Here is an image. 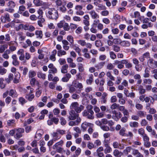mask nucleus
<instances>
[{
	"instance_id": "412c9836",
	"label": "nucleus",
	"mask_w": 157,
	"mask_h": 157,
	"mask_svg": "<svg viewBox=\"0 0 157 157\" xmlns=\"http://www.w3.org/2000/svg\"><path fill=\"white\" fill-rule=\"evenodd\" d=\"M26 9V8L25 6L23 5L21 6H19V10L18 13L20 14H22V12L24 11Z\"/></svg>"
},
{
	"instance_id": "5fc2aeb1",
	"label": "nucleus",
	"mask_w": 157,
	"mask_h": 157,
	"mask_svg": "<svg viewBox=\"0 0 157 157\" xmlns=\"http://www.w3.org/2000/svg\"><path fill=\"white\" fill-rule=\"evenodd\" d=\"M119 106V105L116 103L113 104L111 106V109H116Z\"/></svg>"
},
{
	"instance_id": "2f4dec72",
	"label": "nucleus",
	"mask_w": 157,
	"mask_h": 157,
	"mask_svg": "<svg viewBox=\"0 0 157 157\" xmlns=\"http://www.w3.org/2000/svg\"><path fill=\"white\" fill-rule=\"evenodd\" d=\"M137 114L141 117H145L146 115V112L142 111H138L137 112Z\"/></svg>"
},
{
	"instance_id": "58836bf2",
	"label": "nucleus",
	"mask_w": 157,
	"mask_h": 157,
	"mask_svg": "<svg viewBox=\"0 0 157 157\" xmlns=\"http://www.w3.org/2000/svg\"><path fill=\"white\" fill-rule=\"evenodd\" d=\"M122 116V114L120 112H117L116 114V116H113V118L114 119L113 117H116L117 119L118 120Z\"/></svg>"
},
{
	"instance_id": "39448f33",
	"label": "nucleus",
	"mask_w": 157,
	"mask_h": 157,
	"mask_svg": "<svg viewBox=\"0 0 157 157\" xmlns=\"http://www.w3.org/2000/svg\"><path fill=\"white\" fill-rule=\"evenodd\" d=\"M81 119L80 118H78L75 121H71L69 123V125L70 126H73L78 125L81 121Z\"/></svg>"
},
{
	"instance_id": "a878e982",
	"label": "nucleus",
	"mask_w": 157,
	"mask_h": 157,
	"mask_svg": "<svg viewBox=\"0 0 157 157\" xmlns=\"http://www.w3.org/2000/svg\"><path fill=\"white\" fill-rule=\"evenodd\" d=\"M7 72V70L3 68L2 66H0V74L3 75L6 74Z\"/></svg>"
},
{
	"instance_id": "1a4fd4ad",
	"label": "nucleus",
	"mask_w": 157,
	"mask_h": 157,
	"mask_svg": "<svg viewBox=\"0 0 157 157\" xmlns=\"http://www.w3.org/2000/svg\"><path fill=\"white\" fill-rule=\"evenodd\" d=\"M68 67V65L66 64L62 66L61 72L62 73H66L67 72V69Z\"/></svg>"
},
{
	"instance_id": "ddd939ff",
	"label": "nucleus",
	"mask_w": 157,
	"mask_h": 157,
	"mask_svg": "<svg viewBox=\"0 0 157 157\" xmlns=\"http://www.w3.org/2000/svg\"><path fill=\"white\" fill-rule=\"evenodd\" d=\"M105 147L106 148L104 149V152L105 154L107 153H110L112 151V148L109 146V144H105Z\"/></svg>"
},
{
	"instance_id": "473e14b6",
	"label": "nucleus",
	"mask_w": 157,
	"mask_h": 157,
	"mask_svg": "<svg viewBox=\"0 0 157 157\" xmlns=\"http://www.w3.org/2000/svg\"><path fill=\"white\" fill-rule=\"evenodd\" d=\"M66 54V52L64 51H62V50H59L58 51L57 55L59 56H61L62 55H65Z\"/></svg>"
},
{
	"instance_id": "cd10ccee",
	"label": "nucleus",
	"mask_w": 157,
	"mask_h": 157,
	"mask_svg": "<svg viewBox=\"0 0 157 157\" xmlns=\"http://www.w3.org/2000/svg\"><path fill=\"white\" fill-rule=\"evenodd\" d=\"M42 16H41L40 17H39V19H40V20L38 21V24L40 27H42L43 25L42 23H43L45 21V19L43 18H41L42 17Z\"/></svg>"
},
{
	"instance_id": "72a5a7b5",
	"label": "nucleus",
	"mask_w": 157,
	"mask_h": 157,
	"mask_svg": "<svg viewBox=\"0 0 157 157\" xmlns=\"http://www.w3.org/2000/svg\"><path fill=\"white\" fill-rule=\"evenodd\" d=\"M93 76L92 75H91L89 77V79H87L86 80V83L87 84H91L93 81Z\"/></svg>"
},
{
	"instance_id": "0e129e2a",
	"label": "nucleus",
	"mask_w": 157,
	"mask_h": 157,
	"mask_svg": "<svg viewBox=\"0 0 157 157\" xmlns=\"http://www.w3.org/2000/svg\"><path fill=\"white\" fill-rule=\"evenodd\" d=\"M64 22V21H61L58 24V27L59 28H62L63 26Z\"/></svg>"
},
{
	"instance_id": "603ef678",
	"label": "nucleus",
	"mask_w": 157,
	"mask_h": 157,
	"mask_svg": "<svg viewBox=\"0 0 157 157\" xmlns=\"http://www.w3.org/2000/svg\"><path fill=\"white\" fill-rule=\"evenodd\" d=\"M22 135L21 133H19L18 132H17L15 134V135L14 136V137L17 139H19L20 138L22 137Z\"/></svg>"
},
{
	"instance_id": "c03bdc74",
	"label": "nucleus",
	"mask_w": 157,
	"mask_h": 157,
	"mask_svg": "<svg viewBox=\"0 0 157 157\" xmlns=\"http://www.w3.org/2000/svg\"><path fill=\"white\" fill-rule=\"evenodd\" d=\"M37 76L39 78H41L43 79L45 78V74L41 73L39 72L37 74Z\"/></svg>"
},
{
	"instance_id": "5701e85b",
	"label": "nucleus",
	"mask_w": 157,
	"mask_h": 157,
	"mask_svg": "<svg viewBox=\"0 0 157 157\" xmlns=\"http://www.w3.org/2000/svg\"><path fill=\"white\" fill-rule=\"evenodd\" d=\"M7 5L10 8H13L15 6V4L13 1H10L8 3Z\"/></svg>"
},
{
	"instance_id": "393cba45",
	"label": "nucleus",
	"mask_w": 157,
	"mask_h": 157,
	"mask_svg": "<svg viewBox=\"0 0 157 157\" xmlns=\"http://www.w3.org/2000/svg\"><path fill=\"white\" fill-rule=\"evenodd\" d=\"M129 125L131 127L136 128L138 126V123L137 122H130Z\"/></svg>"
},
{
	"instance_id": "052dcab7",
	"label": "nucleus",
	"mask_w": 157,
	"mask_h": 157,
	"mask_svg": "<svg viewBox=\"0 0 157 157\" xmlns=\"http://www.w3.org/2000/svg\"><path fill=\"white\" fill-rule=\"evenodd\" d=\"M147 124V122L145 119H143L141 122V124L142 126H146Z\"/></svg>"
},
{
	"instance_id": "09e8293b",
	"label": "nucleus",
	"mask_w": 157,
	"mask_h": 157,
	"mask_svg": "<svg viewBox=\"0 0 157 157\" xmlns=\"http://www.w3.org/2000/svg\"><path fill=\"white\" fill-rule=\"evenodd\" d=\"M78 43L82 46H84L85 45V44H86V42L83 40H79L78 41Z\"/></svg>"
},
{
	"instance_id": "7c9ffc66",
	"label": "nucleus",
	"mask_w": 157,
	"mask_h": 157,
	"mask_svg": "<svg viewBox=\"0 0 157 157\" xmlns=\"http://www.w3.org/2000/svg\"><path fill=\"white\" fill-rule=\"evenodd\" d=\"M35 72L33 71H30L29 72V77L30 78H32L36 75Z\"/></svg>"
},
{
	"instance_id": "864d4df0",
	"label": "nucleus",
	"mask_w": 157,
	"mask_h": 157,
	"mask_svg": "<svg viewBox=\"0 0 157 157\" xmlns=\"http://www.w3.org/2000/svg\"><path fill=\"white\" fill-rule=\"evenodd\" d=\"M0 141L2 143L6 142V139L4 135L2 134H0Z\"/></svg>"
},
{
	"instance_id": "f03ea898",
	"label": "nucleus",
	"mask_w": 157,
	"mask_h": 157,
	"mask_svg": "<svg viewBox=\"0 0 157 157\" xmlns=\"http://www.w3.org/2000/svg\"><path fill=\"white\" fill-rule=\"evenodd\" d=\"M69 116L68 117L69 120H75L78 118H79V114L75 113V111L73 110H71L69 112Z\"/></svg>"
},
{
	"instance_id": "aec40b11",
	"label": "nucleus",
	"mask_w": 157,
	"mask_h": 157,
	"mask_svg": "<svg viewBox=\"0 0 157 157\" xmlns=\"http://www.w3.org/2000/svg\"><path fill=\"white\" fill-rule=\"evenodd\" d=\"M63 143V141L61 140L60 141L56 143L53 146V148L54 149H55V148L57 147L58 146H62Z\"/></svg>"
},
{
	"instance_id": "f704fd0d",
	"label": "nucleus",
	"mask_w": 157,
	"mask_h": 157,
	"mask_svg": "<svg viewBox=\"0 0 157 157\" xmlns=\"http://www.w3.org/2000/svg\"><path fill=\"white\" fill-rule=\"evenodd\" d=\"M19 101L21 103L22 105H23L26 102L25 99L22 97L19 98Z\"/></svg>"
},
{
	"instance_id": "a18cd8bd",
	"label": "nucleus",
	"mask_w": 157,
	"mask_h": 157,
	"mask_svg": "<svg viewBox=\"0 0 157 157\" xmlns=\"http://www.w3.org/2000/svg\"><path fill=\"white\" fill-rule=\"evenodd\" d=\"M67 39L68 41H69V42L71 43L72 44H73V37L71 36H68L67 37Z\"/></svg>"
},
{
	"instance_id": "4c0bfd02",
	"label": "nucleus",
	"mask_w": 157,
	"mask_h": 157,
	"mask_svg": "<svg viewBox=\"0 0 157 157\" xmlns=\"http://www.w3.org/2000/svg\"><path fill=\"white\" fill-rule=\"evenodd\" d=\"M88 50H82V52L83 53H85L84 56L86 58H89L90 56L89 54L87 53Z\"/></svg>"
},
{
	"instance_id": "79ce46f5",
	"label": "nucleus",
	"mask_w": 157,
	"mask_h": 157,
	"mask_svg": "<svg viewBox=\"0 0 157 157\" xmlns=\"http://www.w3.org/2000/svg\"><path fill=\"white\" fill-rule=\"evenodd\" d=\"M63 27L65 31H68L70 29V27L69 26L68 24L67 23H64Z\"/></svg>"
},
{
	"instance_id": "b1692460",
	"label": "nucleus",
	"mask_w": 157,
	"mask_h": 157,
	"mask_svg": "<svg viewBox=\"0 0 157 157\" xmlns=\"http://www.w3.org/2000/svg\"><path fill=\"white\" fill-rule=\"evenodd\" d=\"M121 40L120 38H115L113 40V42L115 44H121Z\"/></svg>"
},
{
	"instance_id": "37998d69",
	"label": "nucleus",
	"mask_w": 157,
	"mask_h": 157,
	"mask_svg": "<svg viewBox=\"0 0 157 157\" xmlns=\"http://www.w3.org/2000/svg\"><path fill=\"white\" fill-rule=\"evenodd\" d=\"M101 128L103 131H107L109 130V127L107 125H102L101 126Z\"/></svg>"
},
{
	"instance_id": "338daca9",
	"label": "nucleus",
	"mask_w": 157,
	"mask_h": 157,
	"mask_svg": "<svg viewBox=\"0 0 157 157\" xmlns=\"http://www.w3.org/2000/svg\"><path fill=\"white\" fill-rule=\"evenodd\" d=\"M114 67V66L111 63H109L107 66V68L109 70H112Z\"/></svg>"
},
{
	"instance_id": "f8f14e48",
	"label": "nucleus",
	"mask_w": 157,
	"mask_h": 157,
	"mask_svg": "<svg viewBox=\"0 0 157 157\" xmlns=\"http://www.w3.org/2000/svg\"><path fill=\"white\" fill-rule=\"evenodd\" d=\"M35 34L36 36V38H39L41 39L43 37L42 31L41 30H36L35 31Z\"/></svg>"
},
{
	"instance_id": "8fccbe9b",
	"label": "nucleus",
	"mask_w": 157,
	"mask_h": 157,
	"mask_svg": "<svg viewBox=\"0 0 157 157\" xmlns=\"http://www.w3.org/2000/svg\"><path fill=\"white\" fill-rule=\"evenodd\" d=\"M82 28L80 26L78 27L75 31V32L76 33L79 34L81 33L82 31Z\"/></svg>"
},
{
	"instance_id": "774afa93",
	"label": "nucleus",
	"mask_w": 157,
	"mask_h": 157,
	"mask_svg": "<svg viewBox=\"0 0 157 157\" xmlns=\"http://www.w3.org/2000/svg\"><path fill=\"white\" fill-rule=\"evenodd\" d=\"M144 146L146 147H149L151 146V143L149 141H144Z\"/></svg>"
},
{
	"instance_id": "9d476101",
	"label": "nucleus",
	"mask_w": 157,
	"mask_h": 157,
	"mask_svg": "<svg viewBox=\"0 0 157 157\" xmlns=\"http://www.w3.org/2000/svg\"><path fill=\"white\" fill-rule=\"evenodd\" d=\"M57 53V51L56 50H54L52 52V54L50 56V59L53 61H55L56 60V59L55 57V55Z\"/></svg>"
},
{
	"instance_id": "bf43d9fd",
	"label": "nucleus",
	"mask_w": 157,
	"mask_h": 157,
	"mask_svg": "<svg viewBox=\"0 0 157 157\" xmlns=\"http://www.w3.org/2000/svg\"><path fill=\"white\" fill-rule=\"evenodd\" d=\"M143 86H140V90L139 93L141 94H142L145 92V90L143 88Z\"/></svg>"
},
{
	"instance_id": "7ed1b4c3",
	"label": "nucleus",
	"mask_w": 157,
	"mask_h": 157,
	"mask_svg": "<svg viewBox=\"0 0 157 157\" xmlns=\"http://www.w3.org/2000/svg\"><path fill=\"white\" fill-rule=\"evenodd\" d=\"M1 20V21L4 23H6V21L8 22H10L11 21L9 14L8 13H6L4 16H2Z\"/></svg>"
},
{
	"instance_id": "ea45409f",
	"label": "nucleus",
	"mask_w": 157,
	"mask_h": 157,
	"mask_svg": "<svg viewBox=\"0 0 157 157\" xmlns=\"http://www.w3.org/2000/svg\"><path fill=\"white\" fill-rule=\"evenodd\" d=\"M129 71L127 69H124L123 70V71L122 72L123 74L125 76H127L129 74V75H133V74H132L131 73H129Z\"/></svg>"
},
{
	"instance_id": "c756f323",
	"label": "nucleus",
	"mask_w": 157,
	"mask_h": 157,
	"mask_svg": "<svg viewBox=\"0 0 157 157\" xmlns=\"http://www.w3.org/2000/svg\"><path fill=\"white\" fill-rule=\"evenodd\" d=\"M17 75H18V77L17 78L16 77V75H15V78H14L13 82L15 83H17L19 82V79L20 77V75L19 72H17Z\"/></svg>"
},
{
	"instance_id": "dca6fc26",
	"label": "nucleus",
	"mask_w": 157,
	"mask_h": 157,
	"mask_svg": "<svg viewBox=\"0 0 157 157\" xmlns=\"http://www.w3.org/2000/svg\"><path fill=\"white\" fill-rule=\"evenodd\" d=\"M126 129L125 128H122L119 131V134L120 135L122 136H127V134L125 133Z\"/></svg>"
},
{
	"instance_id": "6e6d98bb",
	"label": "nucleus",
	"mask_w": 157,
	"mask_h": 157,
	"mask_svg": "<svg viewBox=\"0 0 157 157\" xmlns=\"http://www.w3.org/2000/svg\"><path fill=\"white\" fill-rule=\"evenodd\" d=\"M87 147L90 149H91L92 148L94 147V145L92 143L90 142H88V143L87 145Z\"/></svg>"
},
{
	"instance_id": "423d86ee",
	"label": "nucleus",
	"mask_w": 157,
	"mask_h": 157,
	"mask_svg": "<svg viewBox=\"0 0 157 157\" xmlns=\"http://www.w3.org/2000/svg\"><path fill=\"white\" fill-rule=\"evenodd\" d=\"M93 108V107L91 105H88L86 107V109L87 110L84 111L83 112L82 114H84L85 115H87V114H88V113H90L91 111H93L92 110Z\"/></svg>"
},
{
	"instance_id": "4be33fe9",
	"label": "nucleus",
	"mask_w": 157,
	"mask_h": 157,
	"mask_svg": "<svg viewBox=\"0 0 157 157\" xmlns=\"http://www.w3.org/2000/svg\"><path fill=\"white\" fill-rule=\"evenodd\" d=\"M52 136L55 137L54 138V141H56L57 139H59L60 138V136H58V132L56 131V132H53V133L52 134Z\"/></svg>"
},
{
	"instance_id": "a19ab883",
	"label": "nucleus",
	"mask_w": 157,
	"mask_h": 157,
	"mask_svg": "<svg viewBox=\"0 0 157 157\" xmlns=\"http://www.w3.org/2000/svg\"><path fill=\"white\" fill-rule=\"evenodd\" d=\"M57 72V69L55 67L51 69H50L49 71V73H52L53 74H55V73H56Z\"/></svg>"
},
{
	"instance_id": "a211bd4d",
	"label": "nucleus",
	"mask_w": 157,
	"mask_h": 157,
	"mask_svg": "<svg viewBox=\"0 0 157 157\" xmlns=\"http://www.w3.org/2000/svg\"><path fill=\"white\" fill-rule=\"evenodd\" d=\"M83 109L84 106L83 105H81L80 107L77 106L76 108H75L74 109L77 113H79Z\"/></svg>"
},
{
	"instance_id": "f257e3e1",
	"label": "nucleus",
	"mask_w": 157,
	"mask_h": 157,
	"mask_svg": "<svg viewBox=\"0 0 157 157\" xmlns=\"http://www.w3.org/2000/svg\"><path fill=\"white\" fill-rule=\"evenodd\" d=\"M48 13V16L50 19L56 20L58 17V11L55 8L50 9Z\"/></svg>"
},
{
	"instance_id": "4468645a",
	"label": "nucleus",
	"mask_w": 157,
	"mask_h": 157,
	"mask_svg": "<svg viewBox=\"0 0 157 157\" xmlns=\"http://www.w3.org/2000/svg\"><path fill=\"white\" fill-rule=\"evenodd\" d=\"M130 45V43L126 40L121 41V45L122 46L129 47Z\"/></svg>"
},
{
	"instance_id": "3c124183",
	"label": "nucleus",
	"mask_w": 157,
	"mask_h": 157,
	"mask_svg": "<svg viewBox=\"0 0 157 157\" xmlns=\"http://www.w3.org/2000/svg\"><path fill=\"white\" fill-rule=\"evenodd\" d=\"M95 45L97 47H100L102 45V43L100 40H97L95 42Z\"/></svg>"
},
{
	"instance_id": "f3484780",
	"label": "nucleus",
	"mask_w": 157,
	"mask_h": 157,
	"mask_svg": "<svg viewBox=\"0 0 157 157\" xmlns=\"http://www.w3.org/2000/svg\"><path fill=\"white\" fill-rule=\"evenodd\" d=\"M114 155L117 157H120L121 156L122 154L121 152H119L117 149H115L113 152Z\"/></svg>"
},
{
	"instance_id": "bb28decb",
	"label": "nucleus",
	"mask_w": 157,
	"mask_h": 157,
	"mask_svg": "<svg viewBox=\"0 0 157 157\" xmlns=\"http://www.w3.org/2000/svg\"><path fill=\"white\" fill-rule=\"evenodd\" d=\"M131 149V147H126V149L123 151V153L125 155H127L128 152L130 151Z\"/></svg>"
},
{
	"instance_id": "c85d7f7f",
	"label": "nucleus",
	"mask_w": 157,
	"mask_h": 157,
	"mask_svg": "<svg viewBox=\"0 0 157 157\" xmlns=\"http://www.w3.org/2000/svg\"><path fill=\"white\" fill-rule=\"evenodd\" d=\"M105 64V62H102L99 63L95 65V67L98 69L101 68Z\"/></svg>"
},
{
	"instance_id": "680f3d73",
	"label": "nucleus",
	"mask_w": 157,
	"mask_h": 157,
	"mask_svg": "<svg viewBox=\"0 0 157 157\" xmlns=\"http://www.w3.org/2000/svg\"><path fill=\"white\" fill-rule=\"evenodd\" d=\"M142 136L143 137L144 142L146 141H149V138L147 134H144V135H143V136Z\"/></svg>"
},
{
	"instance_id": "9b49d317",
	"label": "nucleus",
	"mask_w": 157,
	"mask_h": 157,
	"mask_svg": "<svg viewBox=\"0 0 157 157\" xmlns=\"http://www.w3.org/2000/svg\"><path fill=\"white\" fill-rule=\"evenodd\" d=\"M33 3L36 6H40L44 4L43 2L40 0H33Z\"/></svg>"
},
{
	"instance_id": "69168bd1",
	"label": "nucleus",
	"mask_w": 157,
	"mask_h": 157,
	"mask_svg": "<svg viewBox=\"0 0 157 157\" xmlns=\"http://www.w3.org/2000/svg\"><path fill=\"white\" fill-rule=\"evenodd\" d=\"M59 10L63 13H65L67 10L66 8L65 7V5H63L62 6L59 7Z\"/></svg>"
},
{
	"instance_id": "20e7f679",
	"label": "nucleus",
	"mask_w": 157,
	"mask_h": 157,
	"mask_svg": "<svg viewBox=\"0 0 157 157\" xmlns=\"http://www.w3.org/2000/svg\"><path fill=\"white\" fill-rule=\"evenodd\" d=\"M8 47H9V49H16V48L15 46L5 44L1 45L0 49H6Z\"/></svg>"
},
{
	"instance_id": "49530a36",
	"label": "nucleus",
	"mask_w": 157,
	"mask_h": 157,
	"mask_svg": "<svg viewBox=\"0 0 157 157\" xmlns=\"http://www.w3.org/2000/svg\"><path fill=\"white\" fill-rule=\"evenodd\" d=\"M128 117L127 116H124L121 118V121L123 123H125L127 122L128 120Z\"/></svg>"
},
{
	"instance_id": "13d9d810",
	"label": "nucleus",
	"mask_w": 157,
	"mask_h": 157,
	"mask_svg": "<svg viewBox=\"0 0 157 157\" xmlns=\"http://www.w3.org/2000/svg\"><path fill=\"white\" fill-rule=\"evenodd\" d=\"M110 55L111 58L113 59L116 58V55L113 52H110Z\"/></svg>"
},
{
	"instance_id": "c9c22d12",
	"label": "nucleus",
	"mask_w": 157,
	"mask_h": 157,
	"mask_svg": "<svg viewBox=\"0 0 157 157\" xmlns=\"http://www.w3.org/2000/svg\"><path fill=\"white\" fill-rule=\"evenodd\" d=\"M60 121L61 124L62 125H64L66 124L67 123L66 121L63 117H60Z\"/></svg>"
},
{
	"instance_id": "2eb2a0df",
	"label": "nucleus",
	"mask_w": 157,
	"mask_h": 157,
	"mask_svg": "<svg viewBox=\"0 0 157 157\" xmlns=\"http://www.w3.org/2000/svg\"><path fill=\"white\" fill-rule=\"evenodd\" d=\"M94 113L93 111H91L90 113H88V114H87V115H85L84 114H83V115L84 116H87V118L89 119H93L94 118V117L93 116Z\"/></svg>"
},
{
	"instance_id": "6e6552de",
	"label": "nucleus",
	"mask_w": 157,
	"mask_h": 157,
	"mask_svg": "<svg viewBox=\"0 0 157 157\" xmlns=\"http://www.w3.org/2000/svg\"><path fill=\"white\" fill-rule=\"evenodd\" d=\"M93 19H94L99 18L98 15L96 13L94 10H93L89 12Z\"/></svg>"
},
{
	"instance_id": "e2e57ef3",
	"label": "nucleus",
	"mask_w": 157,
	"mask_h": 157,
	"mask_svg": "<svg viewBox=\"0 0 157 157\" xmlns=\"http://www.w3.org/2000/svg\"><path fill=\"white\" fill-rule=\"evenodd\" d=\"M76 90V89L73 86H71L69 87V92L72 93Z\"/></svg>"
},
{
	"instance_id": "4d7b16f0",
	"label": "nucleus",
	"mask_w": 157,
	"mask_h": 157,
	"mask_svg": "<svg viewBox=\"0 0 157 157\" xmlns=\"http://www.w3.org/2000/svg\"><path fill=\"white\" fill-rule=\"evenodd\" d=\"M11 100V98L8 96L5 99V102L7 105H8L10 102Z\"/></svg>"
},
{
	"instance_id": "6ab92c4d",
	"label": "nucleus",
	"mask_w": 157,
	"mask_h": 157,
	"mask_svg": "<svg viewBox=\"0 0 157 157\" xmlns=\"http://www.w3.org/2000/svg\"><path fill=\"white\" fill-rule=\"evenodd\" d=\"M33 46H31L30 49H35L34 46L37 47L39 46L40 44V42L37 41H35L33 42Z\"/></svg>"
},
{
	"instance_id": "e433bc0d",
	"label": "nucleus",
	"mask_w": 157,
	"mask_h": 157,
	"mask_svg": "<svg viewBox=\"0 0 157 157\" xmlns=\"http://www.w3.org/2000/svg\"><path fill=\"white\" fill-rule=\"evenodd\" d=\"M78 105V104L77 102H74L72 103L71 106V109H74L76 108Z\"/></svg>"
},
{
	"instance_id": "de8ad7c7",
	"label": "nucleus",
	"mask_w": 157,
	"mask_h": 157,
	"mask_svg": "<svg viewBox=\"0 0 157 157\" xmlns=\"http://www.w3.org/2000/svg\"><path fill=\"white\" fill-rule=\"evenodd\" d=\"M53 123H54L56 124H57L59 121V119L56 118L55 117H54V118L51 119Z\"/></svg>"
},
{
	"instance_id": "0eeeda50",
	"label": "nucleus",
	"mask_w": 157,
	"mask_h": 157,
	"mask_svg": "<svg viewBox=\"0 0 157 157\" xmlns=\"http://www.w3.org/2000/svg\"><path fill=\"white\" fill-rule=\"evenodd\" d=\"M9 95L13 98H17L18 95L15 90L11 89L10 91Z\"/></svg>"
}]
</instances>
